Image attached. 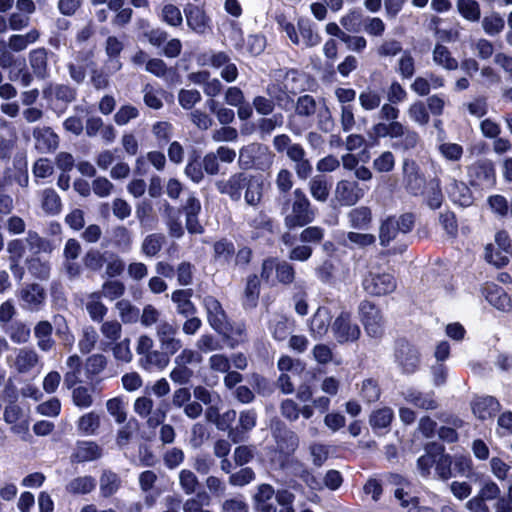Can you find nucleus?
Returning a JSON list of instances; mask_svg holds the SVG:
<instances>
[{
    "mask_svg": "<svg viewBox=\"0 0 512 512\" xmlns=\"http://www.w3.org/2000/svg\"><path fill=\"white\" fill-rule=\"evenodd\" d=\"M273 160L274 154L266 145L260 143H250L239 151L238 163L243 169L266 170L272 165Z\"/></svg>",
    "mask_w": 512,
    "mask_h": 512,
    "instance_id": "obj_1",
    "label": "nucleus"
},
{
    "mask_svg": "<svg viewBox=\"0 0 512 512\" xmlns=\"http://www.w3.org/2000/svg\"><path fill=\"white\" fill-rule=\"evenodd\" d=\"M278 23L293 44L313 47L318 45L321 41L320 36L314 31L312 25L308 21L301 20L298 22L299 33L295 26L292 23L287 22L284 18L279 19Z\"/></svg>",
    "mask_w": 512,
    "mask_h": 512,
    "instance_id": "obj_2",
    "label": "nucleus"
},
{
    "mask_svg": "<svg viewBox=\"0 0 512 512\" xmlns=\"http://www.w3.org/2000/svg\"><path fill=\"white\" fill-rule=\"evenodd\" d=\"M363 289L372 296H385L395 291V277L385 271L370 270L362 282Z\"/></svg>",
    "mask_w": 512,
    "mask_h": 512,
    "instance_id": "obj_3",
    "label": "nucleus"
},
{
    "mask_svg": "<svg viewBox=\"0 0 512 512\" xmlns=\"http://www.w3.org/2000/svg\"><path fill=\"white\" fill-rule=\"evenodd\" d=\"M315 214L310 207V201L299 189L294 191V202L291 212L285 218L288 228L302 227L314 220Z\"/></svg>",
    "mask_w": 512,
    "mask_h": 512,
    "instance_id": "obj_4",
    "label": "nucleus"
},
{
    "mask_svg": "<svg viewBox=\"0 0 512 512\" xmlns=\"http://www.w3.org/2000/svg\"><path fill=\"white\" fill-rule=\"evenodd\" d=\"M360 321L366 333L373 338L382 336L384 332V319L379 308L368 300H363L358 307Z\"/></svg>",
    "mask_w": 512,
    "mask_h": 512,
    "instance_id": "obj_5",
    "label": "nucleus"
},
{
    "mask_svg": "<svg viewBox=\"0 0 512 512\" xmlns=\"http://www.w3.org/2000/svg\"><path fill=\"white\" fill-rule=\"evenodd\" d=\"M331 331L338 343L354 342L361 335L360 327L347 311H341L331 325Z\"/></svg>",
    "mask_w": 512,
    "mask_h": 512,
    "instance_id": "obj_6",
    "label": "nucleus"
},
{
    "mask_svg": "<svg viewBox=\"0 0 512 512\" xmlns=\"http://www.w3.org/2000/svg\"><path fill=\"white\" fill-rule=\"evenodd\" d=\"M2 44H0V67L10 68L9 78L12 81H20L23 86L30 85L32 81L31 75L25 69L26 63L24 59H15L14 56L3 50Z\"/></svg>",
    "mask_w": 512,
    "mask_h": 512,
    "instance_id": "obj_7",
    "label": "nucleus"
},
{
    "mask_svg": "<svg viewBox=\"0 0 512 512\" xmlns=\"http://www.w3.org/2000/svg\"><path fill=\"white\" fill-rule=\"evenodd\" d=\"M153 400L149 397H139L134 402V411L141 418L146 419L150 428H155L166 419V411L162 408L153 410Z\"/></svg>",
    "mask_w": 512,
    "mask_h": 512,
    "instance_id": "obj_8",
    "label": "nucleus"
},
{
    "mask_svg": "<svg viewBox=\"0 0 512 512\" xmlns=\"http://www.w3.org/2000/svg\"><path fill=\"white\" fill-rule=\"evenodd\" d=\"M176 334L177 327L168 321H160L156 327V335L161 348L169 355L175 354L182 347V341L176 338Z\"/></svg>",
    "mask_w": 512,
    "mask_h": 512,
    "instance_id": "obj_9",
    "label": "nucleus"
},
{
    "mask_svg": "<svg viewBox=\"0 0 512 512\" xmlns=\"http://www.w3.org/2000/svg\"><path fill=\"white\" fill-rule=\"evenodd\" d=\"M395 361L403 373H414L419 365V353L415 347L406 342H399L395 351Z\"/></svg>",
    "mask_w": 512,
    "mask_h": 512,
    "instance_id": "obj_10",
    "label": "nucleus"
},
{
    "mask_svg": "<svg viewBox=\"0 0 512 512\" xmlns=\"http://www.w3.org/2000/svg\"><path fill=\"white\" fill-rule=\"evenodd\" d=\"M203 305L210 326L218 333H226L228 321L220 302L213 296H206Z\"/></svg>",
    "mask_w": 512,
    "mask_h": 512,
    "instance_id": "obj_11",
    "label": "nucleus"
},
{
    "mask_svg": "<svg viewBox=\"0 0 512 512\" xmlns=\"http://www.w3.org/2000/svg\"><path fill=\"white\" fill-rule=\"evenodd\" d=\"M364 195V190L355 181L341 180L335 188V200L341 206L355 205Z\"/></svg>",
    "mask_w": 512,
    "mask_h": 512,
    "instance_id": "obj_12",
    "label": "nucleus"
},
{
    "mask_svg": "<svg viewBox=\"0 0 512 512\" xmlns=\"http://www.w3.org/2000/svg\"><path fill=\"white\" fill-rule=\"evenodd\" d=\"M39 356L37 352L30 348H20L15 350V355L7 357V364L18 373L25 374L30 372L38 363Z\"/></svg>",
    "mask_w": 512,
    "mask_h": 512,
    "instance_id": "obj_13",
    "label": "nucleus"
},
{
    "mask_svg": "<svg viewBox=\"0 0 512 512\" xmlns=\"http://www.w3.org/2000/svg\"><path fill=\"white\" fill-rule=\"evenodd\" d=\"M403 183L409 193L413 195L422 193L426 180L414 161L403 162Z\"/></svg>",
    "mask_w": 512,
    "mask_h": 512,
    "instance_id": "obj_14",
    "label": "nucleus"
},
{
    "mask_svg": "<svg viewBox=\"0 0 512 512\" xmlns=\"http://www.w3.org/2000/svg\"><path fill=\"white\" fill-rule=\"evenodd\" d=\"M19 297L24 309L38 311L45 302L46 292L38 284H29L20 290Z\"/></svg>",
    "mask_w": 512,
    "mask_h": 512,
    "instance_id": "obj_15",
    "label": "nucleus"
},
{
    "mask_svg": "<svg viewBox=\"0 0 512 512\" xmlns=\"http://www.w3.org/2000/svg\"><path fill=\"white\" fill-rule=\"evenodd\" d=\"M472 182L481 188H492L496 182L495 169L492 163L483 161L470 167Z\"/></svg>",
    "mask_w": 512,
    "mask_h": 512,
    "instance_id": "obj_16",
    "label": "nucleus"
},
{
    "mask_svg": "<svg viewBox=\"0 0 512 512\" xmlns=\"http://www.w3.org/2000/svg\"><path fill=\"white\" fill-rule=\"evenodd\" d=\"M35 148L40 153H50L57 149L59 138L49 127H36L33 130Z\"/></svg>",
    "mask_w": 512,
    "mask_h": 512,
    "instance_id": "obj_17",
    "label": "nucleus"
},
{
    "mask_svg": "<svg viewBox=\"0 0 512 512\" xmlns=\"http://www.w3.org/2000/svg\"><path fill=\"white\" fill-rule=\"evenodd\" d=\"M332 315L327 307H319L314 313L309 323V331L315 339L322 338L326 335L331 327Z\"/></svg>",
    "mask_w": 512,
    "mask_h": 512,
    "instance_id": "obj_18",
    "label": "nucleus"
},
{
    "mask_svg": "<svg viewBox=\"0 0 512 512\" xmlns=\"http://www.w3.org/2000/svg\"><path fill=\"white\" fill-rule=\"evenodd\" d=\"M248 176L243 173L232 175L228 180L218 181L216 183L217 189L222 194H227L232 200H239L242 195V190L245 188Z\"/></svg>",
    "mask_w": 512,
    "mask_h": 512,
    "instance_id": "obj_19",
    "label": "nucleus"
},
{
    "mask_svg": "<svg viewBox=\"0 0 512 512\" xmlns=\"http://www.w3.org/2000/svg\"><path fill=\"white\" fill-rule=\"evenodd\" d=\"M499 408V402L492 396L477 397L472 402L473 414L482 421L492 418Z\"/></svg>",
    "mask_w": 512,
    "mask_h": 512,
    "instance_id": "obj_20",
    "label": "nucleus"
},
{
    "mask_svg": "<svg viewBox=\"0 0 512 512\" xmlns=\"http://www.w3.org/2000/svg\"><path fill=\"white\" fill-rule=\"evenodd\" d=\"M102 456V448L93 441H79L76 444L72 459L76 462H89Z\"/></svg>",
    "mask_w": 512,
    "mask_h": 512,
    "instance_id": "obj_21",
    "label": "nucleus"
},
{
    "mask_svg": "<svg viewBox=\"0 0 512 512\" xmlns=\"http://www.w3.org/2000/svg\"><path fill=\"white\" fill-rule=\"evenodd\" d=\"M482 293L486 300L498 310L507 311L510 308V298L503 289L497 285L487 284L483 288Z\"/></svg>",
    "mask_w": 512,
    "mask_h": 512,
    "instance_id": "obj_22",
    "label": "nucleus"
},
{
    "mask_svg": "<svg viewBox=\"0 0 512 512\" xmlns=\"http://www.w3.org/2000/svg\"><path fill=\"white\" fill-rule=\"evenodd\" d=\"M53 326L48 321H40L34 327V335L37 339V346L44 352L50 351L55 341L52 338Z\"/></svg>",
    "mask_w": 512,
    "mask_h": 512,
    "instance_id": "obj_23",
    "label": "nucleus"
},
{
    "mask_svg": "<svg viewBox=\"0 0 512 512\" xmlns=\"http://www.w3.org/2000/svg\"><path fill=\"white\" fill-rule=\"evenodd\" d=\"M101 298L100 292H92L86 297L85 308L95 322H101L108 312V308L103 304Z\"/></svg>",
    "mask_w": 512,
    "mask_h": 512,
    "instance_id": "obj_24",
    "label": "nucleus"
},
{
    "mask_svg": "<svg viewBox=\"0 0 512 512\" xmlns=\"http://www.w3.org/2000/svg\"><path fill=\"white\" fill-rule=\"evenodd\" d=\"M192 290H176L172 293L171 299L176 304L177 312L185 317L192 316L196 312L191 302Z\"/></svg>",
    "mask_w": 512,
    "mask_h": 512,
    "instance_id": "obj_25",
    "label": "nucleus"
},
{
    "mask_svg": "<svg viewBox=\"0 0 512 512\" xmlns=\"http://www.w3.org/2000/svg\"><path fill=\"white\" fill-rule=\"evenodd\" d=\"M404 399L418 408L429 410L435 409L437 403L431 393H422L416 389H407L403 393Z\"/></svg>",
    "mask_w": 512,
    "mask_h": 512,
    "instance_id": "obj_26",
    "label": "nucleus"
},
{
    "mask_svg": "<svg viewBox=\"0 0 512 512\" xmlns=\"http://www.w3.org/2000/svg\"><path fill=\"white\" fill-rule=\"evenodd\" d=\"M275 495L274 488L269 484L258 486L255 495L257 509L260 512H277L276 507L270 502Z\"/></svg>",
    "mask_w": 512,
    "mask_h": 512,
    "instance_id": "obj_27",
    "label": "nucleus"
},
{
    "mask_svg": "<svg viewBox=\"0 0 512 512\" xmlns=\"http://www.w3.org/2000/svg\"><path fill=\"white\" fill-rule=\"evenodd\" d=\"M113 245L121 252L127 253L133 245V235L125 226H117L112 230Z\"/></svg>",
    "mask_w": 512,
    "mask_h": 512,
    "instance_id": "obj_28",
    "label": "nucleus"
},
{
    "mask_svg": "<svg viewBox=\"0 0 512 512\" xmlns=\"http://www.w3.org/2000/svg\"><path fill=\"white\" fill-rule=\"evenodd\" d=\"M168 354L153 350L146 356L140 358V366L148 371L157 369L163 370L169 363Z\"/></svg>",
    "mask_w": 512,
    "mask_h": 512,
    "instance_id": "obj_29",
    "label": "nucleus"
},
{
    "mask_svg": "<svg viewBox=\"0 0 512 512\" xmlns=\"http://www.w3.org/2000/svg\"><path fill=\"white\" fill-rule=\"evenodd\" d=\"M188 26L198 32L202 33L206 27L207 20L202 9L194 5H187L184 9Z\"/></svg>",
    "mask_w": 512,
    "mask_h": 512,
    "instance_id": "obj_30",
    "label": "nucleus"
},
{
    "mask_svg": "<svg viewBox=\"0 0 512 512\" xmlns=\"http://www.w3.org/2000/svg\"><path fill=\"white\" fill-rule=\"evenodd\" d=\"M433 61L436 65L446 70H456L459 66L458 61L452 57L449 49L441 44H437L434 47Z\"/></svg>",
    "mask_w": 512,
    "mask_h": 512,
    "instance_id": "obj_31",
    "label": "nucleus"
},
{
    "mask_svg": "<svg viewBox=\"0 0 512 512\" xmlns=\"http://www.w3.org/2000/svg\"><path fill=\"white\" fill-rule=\"evenodd\" d=\"M450 198L461 206H469L472 203V196L469 188L463 183L453 180L448 187Z\"/></svg>",
    "mask_w": 512,
    "mask_h": 512,
    "instance_id": "obj_32",
    "label": "nucleus"
},
{
    "mask_svg": "<svg viewBox=\"0 0 512 512\" xmlns=\"http://www.w3.org/2000/svg\"><path fill=\"white\" fill-rule=\"evenodd\" d=\"M41 207L46 214L56 215L62 209V203L59 195L53 189H45L41 193Z\"/></svg>",
    "mask_w": 512,
    "mask_h": 512,
    "instance_id": "obj_33",
    "label": "nucleus"
},
{
    "mask_svg": "<svg viewBox=\"0 0 512 512\" xmlns=\"http://www.w3.org/2000/svg\"><path fill=\"white\" fill-rule=\"evenodd\" d=\"M39 38V32L36 29L30 30L26 34H14L8 40V46L15 52L25 50L28 45L35 43Z\"/></svg>",
    "mask_w": 512,
    "mask_h": 512,
    "instance_id": "obj_34",
    "label": "nucleus"
},
{
    "mask_svg": "<svg viewBox=\"0 0 512 512\" xmlns=\"http://www.w3.org/2000/svg\"><path fill=\"white\" fill-rule=\"evenodd\" d=\"M230 62L229 56L224 52L207 51L197 57V63L201 66H212L214 68H223Z\"/></svg>",
    "mask_w": 512,
    "mask_h": 512,
    "instance_id": "obj_35",
    "label": "nucleus"
},
{
    "mask_svg": "<svg viewBox=\"0 0 512 512\" xmlns=\"http://www.w3.org/2000/svg\"><path fill=\"white\" fill-rule=\"evenodd\" d=\"M100 427V416L96 412L82 415L77 421V429L84 435H95Z\"/></svg>",
    "mask_w": 512,
    "mask_h": 512,
    "instance_id": "obj_36",
    "label": "nucleus"
},
{
    "mask_svg": "<svg viewBox=\"0 0 512 512\" xmlns=\"http://www.w3.org/2000/svg\"><path fill=\"white\" fill-rule=\"evenodd\" d=\"M25 242L34 254L51 253L54 250V245L48 239L42 238L38 233L29 231Z\"/></svg>",
    "mask_w": 512,
    "mask_h": 512,
    "instance_id": "obj_37",
    "label": "nucleus"
},
{
    "mask_svg": "<svg viewBox=\"0 0 512 512\" xmlns=\"http://www.w3.org/2000/svg\"><path fill=\"white\" fill-rule=\"evenodd\" d=\"M348 219L351 227L366 229L371 222V210L365 206L354 208L348 213Z\"/></svg>",
    "mask_w": 512,
    "mask_h": 512,
    "instance_id": "obj_38",
    "label": "nucleus"
},
{
    "mask_svg": "<svg viewBox=\"0 0 512 512\" xmlns=\"http://www.w3.org/2000/svg\"><path fill=\"white\" fill-rule=\"evenodd\" d=\"M95 479L91 476H82L72 479L66 486L71 494H87L95 488Z\"/></svg>",
    "mask_w": 512,
    "mask_h": 512,
    "instance_id": "obj_39",
    "label": "nucleus"
},
{
    "mask_svg": "<svg viewBox=\"0 0 512 512\" xmlns=\"http://www.w3.org/2000/svg\"><path fill=\"white\" fill-rule=\"evenodd\" d=\"M312 197L320 202H325L329 196L330 187L323 176H315L309 182Z\"/></svg>",
    "mask_w": 512,
    "mask_h": 512,
    "instance_id": "obj_40",
    "label": "nucleus"
},
{
    "mask_svg": "<svg viewBox=\"0 0 512 512\" xmlns=\"http://www.w3.org/2000/svg\"><path fill=\"white\" fill-rule=\"evenodd\" d=\"M394 417L393 410L388 407L380 408L372 412L370 415V425L373 429L387 428Z\"/></svg>",
    "mask_w": 512,
    "mask_h": 512,
    "instance_id": "obj_41",
    "label": "nucleus"
},
{
    "mask_svg": "<svg viewBox=\"0 0 512 512\" xmlns=\"http://www.w3.org/2000/svg\"><path fill=\"white\" fill-rule=\"evenodd\" d=\"M44 94L50 98L54 97L66 103L75 99V91L71 87L63 84L50 85L44 90Z\"/></svg>",
    "mask_w": 512,
    "mask_h": 512,
    "instance_id": "obj_42",
    "label": "nucleus"
},
{
    "mask_svg": "<svg viewBox=\"0 0 512 512\" xmlns=\"http://www.w3.org/2000/svg\"><path fill=\"white\" fill-rule=\"evenodd\" d=\"M395 164V155L391 151H383L374 158L372 166L379 173H389L393 171Z\"/></svg>",
    "mask_w": 512,
    "mask_h": 512,
    "instance_id": "obj_43",
    "label": "nucleus"
},
{
    "mask_svg": "<svg viewBox=\"0 0 512 512\" xmlns=\"http://www.w3.org/2000/svg\"><path fill=\"white\" fill-rule=\"evenodd\" d=\"M407 114L413 122L420 126L427 125L430 120L428 109L421 101L412 103L407 110Z\"/></svg>",
    "mask_w": 512,
    "mask_h": 512,
    "instance_id": "obj_44",
    "label": "nucleus"
},
{
    "mask_svg": "<svg viewBox=\"0 0 512 512\" xmlns=\"http://www.w3.org/2000/svg\"><path fill=\"white\" fill-rule=\"evenodd\" d=\"M179 485L186 495L196 492L199 481L194 472L189 469H182L178 475Z\"/></svg>",
    "mask_w": 512,
    "mask_h": 512,
    "instance_id": "obj_45",
    "label": "nucleus"
},
{
    "mask_svg": "<svg viewBox=\"0 0 512 512\" xmlns=\"http://www.w3.org/2000/svg\"><path fill=\"white\" fill-rule=\"evenodd\" d=\"M30 64L34 73L40 77L46 74L47 52L44 48L35 49L30 52Z\"/></svg>",
    "mask_w": 512,
    "mask_h": 512,
    "instance_id": "obj_46",
    "label": "nucleus"
},
{
    "mask_svg": "<svg viewBox=\"0 0 512 512\" xmlns=\"http://www.w3.org/2000/svg\"><path fill=\"white\" fill-rule=\"evenodd\" d=\"M73 404L80 408H89L93 404V396L90 388L86 386H77L72 389Z\"/></svg>",
    "mask_w": 512,
    "mask_h": 512,
    "instance_id": "obj_47",
    "label": "nucleus"
},
{
    "mask_svg": "<svg viewBox=\"0 0 512 512\" xmlns=\"http://www.w3.org/2000/svg\"><path fill=\"white\" fill-rule=\"evenodd\" d=\"M120 479L113 472H104L100 479V490L103 496L109 497L116 493L120 487Z\"/></svg>",
    "mask_w": 512,
    "mask_h": 512,
    "instance_id": "obj_48",
    "label": "nucleus"
},
{
    "mask_svg": "<svg viewBox=\"0 0 512 512\" xmlns=\"http://www.w3.org/2000/svg\"><path fill=\"white\" fill-rule=\"evenodd\" d=\"M245 189V201L249 205L258 204L262 196V183L259 181V179L248 177Z\"/></svg>",
    "mask_w": 512,
    "mask_h": 512,
    "instance_id": "obj_49",
    "label": "nucleus"
},
{
    "mask_svg": "<svg viewBox=\"0 0 512 512\" xmlns=\"http://www.w3.org/2000/svg\"><path fill=\"white\" fill-rule=\"evenodd\" d=\"M457 8L466 20L475 22L480 19V7L475 0H459Z\"/></svg>",
    "mask_w": 512,
    "mask_h": 512,
    "instance_id": "obj_50",
    "label": "nucleus"
},
{
    "mask_svg": "<svg viewBox=\"0 0 512 512\" xmlns=\"http://www.w3.org/2000/svg\"><path fill=\"white\" fill-rule=\"evenodd\" d=\"M116 309L124 323H134L139 319V309L128 300H120L116 303Z\"/></svg>",
    "mask_w": 512,
    "mask_h": 512,
    "instance_id": "obj_51",
    "label": "nucleus"
},
{
    "mask_svg": "<svg viewBox=\"0 0 512 512\" xmlns=\"http://www.w3.org/2000/svg\"><path fill=\"white\" fill-rule=\"evenodd\" d=\"M164 236L161 234H150L142 242L141 250L148 257L155 256L162 248Z\"/></svg>",
    "mask_w": 512,
    "mask_h": 512,
    "instance_id": "obj_52",
    "label": "nucleus"
},
{
    "mask_svg": "<svg viewBox=\"0 0 512 512\" xmlns=\"http://www.w3.org/2000/svg\"><path fill=\"white\" fill-rule=\"evenodd\" d=\"M438 151L447 161L457 162L463 156V147L457 143L442 142L438 145Z\"/></svg>",
    "mask_w": 512,
    "mask_h": 512,
    "instance_id": "obj_53",
    "label": "nucleus"
},
{
    "mask_svg": "<svg viewBox=\"0 0 512 512\" xmlns=\"http://www.w3.org/2000/svg\"><path fill=\"white\" fill-rule=\"evenodd\" d=\"M269 330L274 339L278 341L285 340L289 334L287 319L279 315L274 316L270 321Z\"/></svg>",
    "mask_w": 512,
    "mask_h": 512,
    "instance_id": "obj_54",
    "label": "nucleus"
},
{
    "mask_svg": "<svg viewBox=\"0 0 512 512\" xmlns=\"http://www.w3.org/2000/svg\"><path fill=\"white\" fill-rule=\"evenodd\" d=\"M399 226L396 222V218L391 217L385 220L380 227V242L382 245H387L393 240L399 233Z\"/></svg>",
    "mask_w": 512,
    "mask_h": 512,
    "instance_id": "obj_55",
    "label": "nucleus"
},
{
    "mask_svg": "<svg viewBox=\"0 0 512 512\" xmlns=\"http://www.w3.org/2000/svg\"><path fill=\"white\" fill-rule=\"evenodd\" d=\"M505 26L504 19L497 13L485 16L482 20V27L488 35L499 34Z\"/></svg>",
    "mask_w": 512,
    "mask_h": 512,
    "instance_id": "obj_56",
    "label": "nucleus"
},
{
    "mask_svg": "<svg viewBox=\"0 0 512 512\" xmlns=\"http://www.w3.org/2000/svg\"><path fill=\"white\" fill-rule=\"evenodd\" d=\"M125 292V286L121 281L110 280L102 285L101 296L113 301L120 298Z\"/></svg>",
    "mask_w": 512,
    "mask_h": 512,
    "instance_id": "obj_57",
    "label": "nucleus"
},
{
    "mask_svg": "<svg viewBox=\"0 0 512 512\" xmlns=\"http://www.w3.org/2000/svg\"><path fill=\"white\" fill-rule=\"evenodd\" d=\"M123 44L116 37L110 36L106 41V53L111 58L112 68L117 71L121 68V63L116 58L120 55Z\"/></svg>",
    "mask_w": 512,
    "mask_h": 512,
    "instance_id": "obj_58",
    "label": "nucleus"
},
{
    "mask_svg": "<svg viewBox=\"0 0 512 512\" xmlns=\"http://www.w3.org/2000/svg\"><path fill=\"white\" fill-rule=\"evenodd\" d=\"M228 340V345L231 348L237 346L240 342L244 341L245 338V326L242 323L230 325L227 322L226 333H222Z\"/></svg>",
    "mask_w": 512,
    "mask_h": 512,
    "instance_id": "obj_59",
    "label": "nucleus"
},
{
    "mask_svg": "<svg viewBox=\"0 0 512 512\" xmlns=\"http://www.w3.org/2000/svg\"><path fill=\"white\" fill-rule=\"evenodd\" d=\"M98 341V333L95 328L88 326L83 329L82 338L79 340L78 346L83 354L92 351Z\"/></svg>",
    "mask_w": 512,
    "mask_h": 512,
    "instance_id": "obj_60",
    "label": "nucleus"
},
{
    "mask_svg": "<svg viewBox=\"0 0 512 512\" xmlns=\"http://www.w3.org/2000/svg\"><path fill=\"white\" fill-rule=\"evenodd\" d=\"M277 365L281 373L292 374L293 376H298L305 369L299 360H294L289 356H282Z\"/></svg>",
    "mask_w": 512,
    "mask_h": 512,
    "instance_id": "obj_61",
    "label": "nucleus"
},
{
    "mask_svg": "<svg viewBox=\"0 0 512 512\" xmlns=\"http://www.w3.org/2000/svg\"><path fill=\"white\" fill-rule=\"evenodd\" d=\"M201 100V94L196 89H181L178 93V102L183 109H192Z\"/></svg>",
    "mask_w": 512,
    "mask_h": 512,
    "instance_id": "obj_62",
    "label": "nucleus"
},
{
    "mask_svg": "<svg viewBox=\"0 0 512 512\" xmlns=\"http://www.w3.org/2000/svg\"><path fill=\"white\" fill-rule=\"evenodd\" d=\"M359 102L364 110L371 111L380 106L381 95L377 91L366 89L360 93Z\"/></svg>",
    "mask_w": 512,
    "mask_h": 512,
    "instance_id": "obj_63",
    "label": "nucleus"
},
{
    "mask_svg": "<svg viewBox=\"0 0 512 512\" xmlns=\"http://www.w3.org/2000/svg\"><path fill=\"white\" fill-rule=\"evenodd\" d=\"M161 19L170 26H179L183 18L180 9L173 4H166L161 10Z\"/></svg>",
    "mask_w": 512,
    "mask_h": 512,
    "instance_id": "obj_64",
    "label": "nucleus"
}]
</instances>
